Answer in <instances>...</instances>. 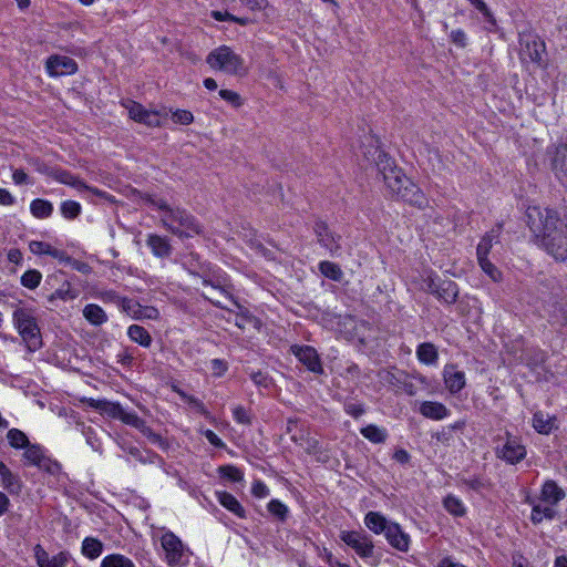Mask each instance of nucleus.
Listing matches in <instances>:
<instances>
[{
  "label": "nucleus",
  "mask_w": 567,
  "mask_h": 567,
  "mask_svg": "<svg viewBox=\"0 0 567 567\" xmlns=\"http://www.w3.org/2000/svg\"><path fill=\"white\" fill-rule=\"evenodd\" d=\"M143 200L153 208L161 210V223L172 234L178 237H193L202 233L199 223L186 209L171 207L164 199L150 194H146Z\"/></svg>",
  "instance_id": "nucleus-1"
},
{
  "label": "nucleus",
  "mask_w": 567,
  "mask_h": 567,
  "mask_svg": "<svg viewBox=\"0 0 567 567\" xmlns=\"http://www.w3.org/2000/svg\"><path fill=\"white\" fill-rule=\"evenodd\" d=\"M12 321L29 351L34 352L42 347L40 327L32 309L17 308Z\"/></svg>",
  "instance_id": "nucleus-2"
},
{
  "label": "nucleus",
  "mask_w": 567,
  "mask_h": 567,
  "mask_svg": "<svg viewBox=\"0 0 567 567\" xmlns=\"http://www.w3.org/2000/svg\"><path fill=\"white\" fill-rule=\"evenodd\" d=\"M207 64L214 69L233 75L246 73L244 60L236 54L229 47L221 45L213 50L206 58Z\"/></svg>",
  "instance_id": "nucleus-3"
},
{
  "label": "nucleus",
  "mask_w": 567,
  "mask_h": 567,
  "mask_svg": "<svg viewBox=\"0 0 567 567\" xmlns=\"http://www.w3.org/2000/svg\"><path fill=\"white\" fill-rule=\"evenodd\" d=\"M545 42L533 32L519 33V59L522 63H533L539 69H546L547 62Z\"/></svg>",
  "instance_id": "nucleus-4"
},
{
  "label": "nucleus",
  "mask_w": 567,
  "mask_h": 567,
  "mask_svg": "<svg viewBox=\"0 0 567 567\" xmlns=\"http://www.w3.org/2000/svg\"><path fill=\"white\" fill-rule=\"evenodd\" d=\"M502 229L503 224L497 223L489 231H487L482 237L476 248V256L480 267L494 281H497L501 278V271L491 262V260L488 259V254L493 245L499 243Z\"/></svg>",
  "instance_id": "nucleus-5"
},
{
  "label": "nucleus",
  "mask_w": 567,
  "mask_h": 567,
  "mask_svg": "<svg viewBox=\"0 0 567 567\" xmlns=\"http://www.w3.org/2000/svg\"><path fill=\"white\" fill-rule=\"evenodd\" d=\"M495 454L507 464L515 465L526 457V449L519 439L506 433V442L496 447Z\"/></svg>",
  "instance_id": "nucleus-6"
},
{
  "label": "nucleus",
  "mask_w": 567,
  "mask_h": 567,
  "mask_svg": "<svg viewBox=\"0 0 567 567\" xmlns=\"http://www.w3.org/2000/svg\"><path fill=\"white\" fill-rule=\"evenodd\" d=\"M340 538L360 557L368 558L373 555L374 546L368 535L354 530H342Z\"/></svg>",
  "instance_id": "nucleus-7"
},
{
  "label": "nucleus",
  "mask_w": 567,
  "mask_h": 567,
  "mask_svg": "<svg viewBox=\"0 0 567 567\" xmlns=\"http://www.w3.org/2000/svg\"><path fill=\"white\" fill-rule=\"evenodd\" d=\"M122 105L127 110L128 116L133 121L145 124L150 127H157L161 125L158 112L148 111L142 104L132 100H126Z\"/></svg>",
  "instance_id": "nucleus-8"
},
{
  "label": "nucleus",
  "mask_w": 567,
  "mask_h": 567,
  "mask_svg": "<svg viewBox=\"0 0 567 567\" xmlns=\"http://www.w3.org/2000/svg\"><path fill=\"white\" fill-rule=\"evenodd\" d=\"M290 350L309 371L316 374L323 373L320 357L313 347L293 344Z\"/></svg>",
  "instance_id": "nucleus-9"
},
{
  "label": "nucleus",
  "mask_w": 567,
  "mask_h": 567,
  "mask_svg": "<svg viewBox=\"0 0 567 567\" xmlns=\"http://www.w3.org/2000/svg\"><path fill=\"white\" fill-rule=\"evenodd\" d=\"M313 231L317 237L318 243L326 248L332 256L339 254L340 246V235L334 234L328 227V225L321 220L316 221L313 226Z\"/></svg>",
  "instance_id": "nucleus-10"
},
{
  "label": "nucleus",
  "mask_w": 567,
  "mask_h": 567,
  "mask_svg": "<svg viewBox=\"0 0 567 567\" xmlns=\"http://www.w3.org/2000/svg\"><path fill=\"white\" fill-rule=\"evenodd\" d=\"M45 69L51 76L74 74L78 71L76 62L69 56L51 55L45 63Z\"/></svg>",
  "instance_id": "nucleus-11"
},
{
  "label": "nucleus",
  "mask_w": 567,
  "mask_h": 567,
  "mask_svg": "<svg viewBox=\"0 0 567 567\" xmlns=\"http://www.w3.org/2000/svg\"><path fill=\"white\" fill-rule=\"evenodd\" d=\"M550 163L556 178L567 187V144L556 146Z\"/></svg>",
  "instance_id": "nucleus-12"
},
{
  "label": "nucleus",
  "mask_w": 567,
  "mask_h": 567,
  "mask_svg": "<svg viewBox=\"0 0 567 567\" xmlns=\"http://www.w3.org/2000/svg\"><path fill=\"white\" fill-rule=\"evenodd\" d=\"M403 183H405V186L401 189L396 197L409 203L410 205L424 208L427 205V199L420 187L415 185L410 178L404 179Z\"/></svg>",
  "instance_id": "nucleus-13"
},
{
  "label": "nucleus",
  "mask_w": 567,
  "mask_h": 567,
  "mask_svg": "<svg viewBox=\"0 0 567 567\" xmlns=\"http://www.w3.org/2000/svg\"><path fill=\"white\" fill-rule=\"evenodd\" d=\"M443 379L451 394H457L466 384L465 373L457 370L456 365L447 364L443 370Z\"/></svg>",
  "instance_id": "nucleus-14"
},
{
  "label": "nucleus",
  "mask_w": 567,
  "mask_h": 567,
  "mask_svg": "<svg viewBox=\"0 0 567 567\" xmlns=\"http://www.w3.org/2000/svg\"><path fill=\"white\" fill-rule=\"evenodd\" d=\"M162 547L166 553V558L169 565L177 564L183 555V545L178 537L173 533H166L161 539Z\"/></svg>",
  "instance_id": "nucleus-15"
},
{
  "label": "nucleus",
  "mask_w": 567,
  "mask_h": 567,
  "mask_svg": "<svg viewBox=\"0 0 567 567\" xmlns=\"http://www.w3.org/2000/svg\"><path fill=\"white\" fill-rule=\"evenodd\" d=\"M389 544L400 551H408L410 545V536L404 533L400 525L396 523H390L384 534Z\"/></svg>",
  "instance_id": "nucleus-16"
},
{
  "label": "nucleus",
  "mask_w": 567,
  "mask_h": 567,
  "mask_svg": "<svg viewBox=\"0 0 567 567\" xmlns=\"http://www.w3.org/2000/svg\"><path fill=\"white\" fill-rule=\"evenodd\" d=\"M419 412L424 417L435 421L443 420L450 414L449 409L443 403L434 401H423L420 404Z\"/></svg>",
  "instance_id": "nucleus-17"
},
{
  "label": "nucleus",
  "mask_w": 567,
  "mask_h": 567,
  "mask_svg": "<svg viewBox=\"0 0 567 567\" xmlns=\"http://www.w3.org/2000/svg\"><path fill=\"white\" fill-rule=\"evenodd\" d=\"M146 245L151 248L153 255L158 258L169 257L173 250L169 240L156 234L147 236Z\"/></svg>",
  "instance_id": "nucleus-18"
},
{
  "label": "nucleus",
  "mask_w": 567,
  "mask_h": 567,
  "mask_svg": "<svg viewBox=\"0 0 567 567\" xmlns=\"http://www.w3.org/2000/svg\"><path fill=\"white\" fill-rule=\"evenodd\" d=\"M437 291L435 297L447 306H452L456 302L460 292L456 282L451 279H444Z\"/></svg>",
  "instance_id": "nucleus-19"
},
{
  "label": "nucleus",
  "mask_w": 567,
  "mask_h": 567,
  "mask_svg": "<svg viewBox=\"0 0 567 567\" xmlns=\"http://www.w3.org/2000/svg\"><path fill=\"white\" fill-rule=\"evenodd\" d=\"M90 405L102 414L115 420H120L123 413V406L117 402H110L106 400H90Z\"/></svg>",
  "instance_id": "nucleus-20"
},
{
  "label": "nucleus",
  "mask_w": 567,
  "mask_h": 567,
  "mask_svg": "<svg viewBox=\"0 0 567 567\" xmlns=\"http://www.w3.org/2000/svg\"><path fill=\"white\" fill-rule=\"evenodd\" d=\"M373 162L379 173L382 175V178H385L390 172L399 169L394 161L384 151L378 147L373 153Z\"/></svg>",
  "instance_id": "nucleus-21"
},
{
  "label": "nucleus",
  "mask_w": 567,
  "mask_h": 567,
  "mask_svg": "<svg viewBox=\"0 0 567 567\" xmlns=\"http://www.w3.org/2000/svg\"><path fill=\"white\" fill-rule=\"evenodd\" d=\"M216 495L218 502L229 512H231L239 518L246 517V511L234 495H231L228 492H217Z\"/></svg>",
  "instance_id": "nucleus-22"
},
{
  "label": "nucleus",
  "mask_w": 567,
  "mask_h": 567,
  "mask_svg": "<svg viewBox=\"0 0 567 567\" xmlns=\"http://www.w3.org/2000/svg\"><path fill=\"white\" fill-rule=\"evenodd\" d=\"M416 357L424 364H435L439 360L437 349L431 342L421 343L416 349Z\"/></svg>",
  "instance_id": "nucleus-23"
},
{
  "label": "nucleus",
  "mask_w": 567,
  "mask_h": 567,
  "mask_svg": "<svg viewBox=\"0 0 567 567\" xmlns=\"http://www.w3.org/2000/svg\"><path fill=\"white\" fill-rule=\"evenodd\" d=\"M83 317L93 326H101L107 321L105 311L95 303H89L84 307Z\"/></svg>",
  "instance_id": "nucleus-24"
},
{
  "label": "nucleus",
  "mask_w": 567,
  "mask_h": 567,
  "mask_svg": "<svg viewBox=\"0 0 567 567\" xmlns=\"http://www.w3.org/2000/svg\"><path fill=\"white\" fill-rule=\"evenodd\" d=\"M365 526L375 534H380L384 532L386 533V528L389 527V523L385 517L378 512H369L364 517Z\"/></svg>",
  "instance_id": "nucleus-25"
},
{
  "label": "nucleus",
  "mask_w": 567,
  "mask_h": 567,
  "mask_svg": "<svg viewBox=\"0 0 567 567\" xmlns=\"http://www.w3.org/2000/svg\"><path fill=\"white\" fill-rule=\"evenodd\" d=\"M404 179H409V177H406L400 168L390 172V174L383 178L389 190L395 196H398L401 189L405 186V183H403Z\"/></svg>",
  "instance_id": "nucleus-26"
},
{
  "label": "nucleus",
  "mask_w": 567,
  "mask_h": 567,
  "mask_svg": "<svg viewBox=\"0 0 567 567\" xmlns=\"http://www.w3.org/2000/svg\"><path fill=\"white\" fill-rule=\"evenodd\" d=\"M127 334L130 339L144 348H148L152 343L150 332L140 324H132L128 327Z\"/></svg>",
  "instance_id": "nucleus-27"
},
{
  "label": "nucleus",
  "mask_w": 567,
  "mask_h": 567,
  "mask_svg": "<svg viewBox=\"0 0 567 567\" xmlns=\"http://www.w3.org/2000/svg\"><path fill=\"white\" fill-rule=\"evenodd\" d=\"M360 432L363 437L375 444L384 443L388 439V431L374 424L362 427Z\"/></svg>",
  "instance_id": "nucleus-28"
},
{
  "label": "nucleus",
  "mask_w": 567,
  "mask_h": 567,
  "mask_svg": "<svg viewBox=\"0 0 567 567\" xmlns=\"http://www.w3.org/2000/svg\"><path fill=\"white\" fill-rule=\"evenodd\" d=\"M542 495L546 502L557 504L565 497V492L554 481H547L543 485Z\"/></svg>",
  "instance_id": "nucleus-29"
},
{
  "label": "nucleus",
  "mask_w": 567,
  "mask_h": 567,
  "mask_svg": "<svg viewBox=\"0 0 567 567\" xmlns=\"http://www.w3.org/2000/svg\"><path fill=\"white\" fill-rule=\"evenodd\" d=\"M24 449L23 458L28 464L42 467L43 462L45 461L42 447L40 445L29 443Z\"/></svg>",
  "instance_id": "nucleus-30"
},
{
  "label": "nucleus",
  "mask_w": 567,
  "mask_h": 567,
  "mask_svg": "<svg viewBox=\"0 0 567 567\" xmlns=\"http://www.w3.org/2000/svg\"><path fill=\"white\" fill-rule=\"evenodd\" d=\"M30 212L35 218H48L53 213V205L49 200L37 198L31 202Z\"/></svg>",
  "instance_id": "nucleus-31"
},
{
  "label": "nucleus",
  "mask_w": 567,
  "mask_h": 567,
  "mask_svg": "<svg viewBox=\"0 0 567 567\" xmlns=\"http://www.w3.org/2000/svg\"><path fill=\"white\" fill-rule=\"evenodd\" d=\"M82 554L89 559L97 558L103 551V544L94 537H86L82 542Z\"/></svg>",
  "instance_id": "nucleus-32"
},
{
  "label": "nucleus",
  "mask_w": 567,
  "mask_h": 567,
  "mask_svg": "<svg viewBox=\"0 0 567 567\" xmlns=\"http://www.w3.org/2000/svg\"><path fill=\"white\" fill-rule=\"evenodd\" d=\"M78 297V292L71 287L69 281H64L60 288L48 296V301L53 303L55 300L69 301Z\"/></svg>",
  "instance_id": "nucleus-33"
},
{
  "label": "nucleus",
  "mask_w": 567,
  "mask_h": 567,
  "mask_svg": "<svg viewBox=\"0 0 567 567\" xmlns=\"http://www.w3.org/2000/svg\"><path fill=\"white\" fill-rule=\"evenodd\" d=\"M101 567H135V565L124 555L112 554L103 558Z\"/></svg>",
  "instance_id": "nucleus-34"
},
{
  "label": "nucleus",
  "mask_w": 567,
  "mask_h": 567,
  "mask_svg": "<svg viewBox=\"0 0 567 567\" xmlns=\"http://www.w3.org/2000/svg\"><path fill=\"white\" fill-rule=\"evenodd\" d=\"M7 439L13 449H24L30 443L28 436L19 429H10Z\"/></svg>",
  "instance_id": "nucleus-35"
},
{
  "label": "nucleus",
  "mask_w": 567,
  "mask_h": 567,
  "mask_svg": "<svg viewBox=\"0 0 567 567\" xmlns=\"http://www.w3.org/2000/svg\"><path fill=\"white\" fill-rule=\"evenodd\" d=\"M54 178L62 183V184H66V185H70L74 188H76L78 190L82 192V187H86V184L84 182H82L81 179H79L78 177L73 176L70 172L68 171H56L54 173Z\"/></svg>",
  "instance_id": "nucleus-36"
},
{
  "label": "nucleus",
  "mask_w": 567,
  "mask_h": 567,
  "mask_svg": "<svg viewBox=\"0 0 567 567\" xmlns=\"http://www.w3.org/2000/svg\"><path fill=\"white\" fill-rule=\"evenodd\" d=\"M1 485L12 495L20 494L22 489L21 481L11 471L1 478Z\"/></svg>",
  "instance_id": "nucleus-37"
},
{
  "label": "nucleus",
  "mask_w": 567,
  "mask_h": 567,
  "mask_svg": "<svg viewBox=\"0 0 567 567\" xmlns=\"http://www.w3.org/2000/svg\"><path fill=\"white\" fill-rule=\"evenodd\" d=\"M319 270L320 272L331 279V280H334V281H340L341 278H342V270L340 269V267L334 264V262H331V261H321L319 264Z\"/></svg>",
  "instance_id": "nucleus-38"
},
{
  "label": "nucleus",
  "mask_w": 567,
  "mask_h": 567,
  "mask_svg": "<svg viewBox=\"0 0 567 567\" xmlns=\"http://www.w3.org/2000/svg\"><path fill=\"white\" fill-rule=\"evenodd\" d=\"M443 504L444 508L454 516H463L465 514V507L462 501L454 495H447Z\"/></svg>",
  "instance_id": "nucleus-39"
},
{
  "label": "nucleus",
  "mask_w": 567,
  "mask_h": 567,
  "mask_svg": "<svg viewBox=\"0 0 567 567\" xmlns=\"http://www.w3.org/2000/svg\"><path fill=\"white\" fill-rule=\"evenodd\" d=\"M533 426L538 433L548 434L553 429V421L542 412H536L533 415Z\"/></svg>",
  "instance_id": "nucleus-40"
},
{
  "label": "nucleus",
  "mask_w": 567,
  "mask_h": 567,
  "mask_svg": "<svg viewBox=\"0 0 567 567\" xmlns=\"http://www.w3.org/2000/svg\"><path fill=\"white\" fill-rule=\"evenodd\" d=\"M42 279L39 270L30 269L21 276V285L28 289H35Z\"/></svg>",
  "instance_id": "nucleus-41"
},
{
  "label": "nucleus",
  "mask_w": 567,
  "mask_h": 567,
  "mask_svg": "<svg viewBox=\"0 0 567 567\" xmlns=\"http://www.w3.org/2000/svg\"><path fill=\"white\" fill-rule=\"evenodd\" d=\"M444 279H441L437 275L433 274V272H430L426 275V277L423 278V281H422V289L427 292V293H431L433 296L436 295V292H439V287L440 285L442 284Z\"/></svg>",
  "instance_id": "nucleus-42"
},
{
  "label": "nucleus",
  "mask_w": 567,
  "mask_h": 567,
  "mask_svg": "<svg viewBox=\"0 0 567 567\" xmlns=\"http://www.w3.org/2000/svg\"><path fill=\"white\" fill-rule=\"evenodd\" d=\"M218 473L221 477L227 478L230 482H241L244 480V473L234 465H223L218 467Z\"/></svg>",
  "instance_id": "nucleus-43"
},
{
  "label": "nucleus",
  "mask_w": 567,
  "mask_h": 567,
  "mask_svg": "<svg viewBox=\"0 0 567 567\" xmlns=\"http://www.w3.org/2000/svg\"><path fill=\"white\" fill-rule=\"evenodd\" d=\"M120 420L123 423L140 430L141 432L146 426V422L143 419H141L135 412H126L125 410H123Z\"/></svg>",
  "instance_id": "nucleus-44"
},
{
  "label": "nucleus",
  "mask_w": 567,
  "mask_h": 567,
  "mask_svg": "<svg viewBox=\"0 0 567 567\" xmlns=\"http://www.w3.org/2000/svg\"><path fill=\"white\" fill-rule=\"evenodd\" d=\"M81 213V205L74 200H65L61 204V214L68 219L76 218Z\"/></svg>",
  "instance_id": "nucleus-45"
},
{
  "label": "nucleus",
  "mask_w": 567,
  "mask_h": 567,
  "mask_svg": "<svg viewBox=\"0 0 567 567\" xmlns=\"http://www.w3.org/2000/svg\"><path fill=\"white\" fill-rule=\"evenodd\" d=\"M267 508L269 513L277 517L278 519L285 520L287 518L288 507L279 499H271L268 503Z\"/></svg>",
  "instance_id": "nucleus-46"
},
{
  "label": "nucleus",
  "mask_w": 567,
  "mask_h": 567,
  "mask_svg": "<svg viewBox=\"0 0 567 567\" xmlns=\"http://www.w3.org/2000/svg\"><path fill=\"white\" fill-rule=\"evenodd\" d=\"M555 515V511L546 506L542 508L540 506H534L532 509V516L530 519L534 524H539L544 518L551 519Z\"/></svg>",
  "instance_id": "nucleus-47"
},
{
  "label": "nucleus",
  "mask_w": 567,
  "mask_h": 567,
  "mask_svg": "<svg viewBox=\"0 0 567 567\" xmlns=\"http://www.w3.org/2000/svg\"><path fill=\"white\" fill-rule=\"evenodd\" d=\"M144 436H146L152 444L159 446L162 450L168 449L167 441L158 433H155L150 426H145L141 432Z\"/></svg>",
  "instance_id": "nucleus-48"
},
{
  "label": "nucleus",
  "mask_w": 567,
  "mask_h": 567,
  "mask_svg": "<svg viewBox=\"0 0 567 567\" xmlns=\"http://www.w3.org/2000/svg\"><path fill=\"white\" fill-rule=\"evenodd\" d=\"M344 411L347 414L351 415L354 419L360 417L362 414H364L365 409L362 403H359L353 400L346 401L344 403Z\"/></svg>",
  "instance_id": "nucleus-49"
},
{
  "label": "nucleus",
  "mask_w": 567,
  "mask_h": 567,
  "mask_svg": "<svg viewBox=\"0 0 567 567\" xmlns=\"http://www.w3.org/2000/svg\"><path fill=\"white\" fill-rule=\"evenodd\" d=\"M219 96L234 107H239L243 105V99L235 91L223 89L219 91Z\"/></svg>",
  "instance_id": "nucleus-50"
},
{
  "label": "nucleus",
  "mask_w": 567,
  "mask_h": 567,
  "mask_svg": "<svg viewBox=\"0 0 567 567\" xmlns=\"http://www.w3.org/2000/svg\"><path fill=\"white\" fill-rule=\"evenodd\" d=\"M172 120L174 123L182 124V125H188L194 121V116L192 112L187 110H176L172 114Z\"/></svg>",
  "instance_id": "nucleus-51"
},
{
  "label": "nucleus",
  "mask_w": 567,
  "mask_h": 567,
  "mask_svg": "<svg viewBox=\"0 0 567 567\" xmlns=\"http://www.w3.org/2000/svg\"><path fill=\"white\" fill-rule=\"evenodd\" d=\"M83 435L86 439V443L94 450L99 451L101 449V443L96 437L95 431L91 426L83 427Z\"/></svg>",
  "instance_id": "nucleus-52"
},
{
  "label": "nucleus",
  "mask_w": 567,
  "mask_h": 567,
  "mask_svg": "<svg viewBox=\"0 0 567 567\" xmlns=\"http://www.w3.org/2000/svg\"><path fill=\"white\" fill-rule=\"evenodd\" d=\"M233 415L235 421L240 424L248 425L251 423L249 412L241 405H238L233 410Z\"/></svg>",
  "instance_id": "nucleus-53"
},
{
  "label": "nucleus",
  "mask_w": 567,
  "mask_h": 567,
  "mask_svg": "<svg viewBox=\"0 0 567 567\" xmlns=\"http://www.w3.org/2000/svg\"><path fill=\"white\" fill-rule=\"evenodd\" d=\"M51 245L45 241L32 240L29 244L30 251L35 255H49Z\"/></svg>",
  "instance_id": "nucleus-54"
},
{
  "label": "nucleus",
  "mask_w": 567,
  "mask_h": 567,
  "mask_svg": "<svg viewBox=\"0 0 567 567\" xmlns=\"http://www.w3.org/2000/svg\"><path fill=\"white\" fill-rule=\"evenodd\" d=\"M34 557L39 567H49L51 557L41 545L34 547Z\"/></svg>",
  "instance_id": "nucleus-55"
},
{
  "label": "nucleus",
  "mask_w": 567,
  "mask_h": 567,
  "mask_svg": "<svg viewBox=\"0 0 567 567\" xmlns=\"http://www.w3.org/2000/svg\"><path fill=\"white\" fill-rule=\"evenodd\" d=\"M204 285H210L214 291L218 290L219 295H221L225 298L229 299L235 306L239 307L238 302L233 297V295H231V292L229 290V286L228 285H224V286L214 285V284H212L210 281H208L206 279L204 280Z\"/></svg>",
  "instance_id": "nucleus-56"
},
{
  "label": "nucleus",
  "mask_w": 567,
  "mask_h": 567,
  "mask_svg": "<svg viewBox=\"0 0 567 567\" xmlns=\"http://www.w3.org/2000/svg\"><path fill=\"white\" fill-rule=\"evenodd\" d=\"M250 378L257 386L267 389L271 385V379L268 377L267 373H264L261 371L252 372L250 374Z\"/></svg>",
  "instance_id": "nucleus-57"
},
{
  "label": "nucleus",
  "mask_w": 567,
  "mask_h": 567,
  "mask_svg": "<svg viewBox=\"0 0 567 567\" xmlns=\"http://www.w3.org/2000/svg\"><path fill=\"white\" fill-rule=\"evenodd\" d=\"M69 559L70 554L68 551H60L50 558L49 567H65Z\"/></svg>",
  "instance_id": "nucleus-58"
},
{
  "label": "nucleus",
  "mask_w": 567,
  "mask_h": 567,
  "mask_svg": "<svg viewBox=\"0 0 567 567\" xmlns=\"http://www.w3.org/2000/svg\"><path fill=\"white\" fill-rule=\"evenodd\" d=\"M473 7H475L487 21L494 22L493 14L488 9L487 4L483 0H467Z\"/></svg>",
  "instance_id": "nucleus-59"
},
{
  "label": "nucleus",
  "mask_w": 567,
  "mask_h": 567,
  "mask_svg": "<svg viewBox=\"0 0 567 567\" xmlns=\"http://www.w3.org/2000/svg\"><path fill=\"white\" fill-rule=\"evenodd\" d=\"M251 493L256 497L264 498L269 495V488L264 482L256 481L252 484Z\"/></svg>",
  "instance_id": "nucleus-60"
},
{
  "label": "nucleus",
  "mask_w": 567,
  "mask_h": 567,
  "mask_svg": "<svg viewBox=\"0 0 567 567\" xmlns=\"http://www.w3.org/2000/svg\"><path fill=\"white\" fill-rule=\"evenodd\" d=\"M243 6L248 7L251 11H260L268 6L267 0H239Z\"/></svg>",
  "instance_id": "nucleus-61"
},
{
  "label": "nucleus",
  "mask_w": 567,
  "mask_h": 567,
  "mask_svg": "<svg viewBox=\"0 0 567 567\" xmlns=\"http://www.w3.org/2000/svg\"><path fill=\"white\" fill-rule=\"evenodd\" d=\"M85 190V192H89V193H92L93 195L104 199V200H107L110 203H114L115 199L112 195H110L109 193L104 192V190H101L96 187H91L89 185H86V187H82V192Z\"/></svg>",
  "instance_id": "nucleus-62"
},
{
  "label": "nucleus",
  "mask_w": 567,
  "mask_h": 567,
  "mask_svg": "<svg viewBox=\"0 0 567 567\" xmlns=\"http://www.w3.org/2000/svg\"><path fill=\"white\" fill-rule=\"evenodd\" d=\"M49 256H51L64 264H69L72 261V257L69 256L64 250L56 249L53 246L50 249Z\"/></svg>",
  "instance_id": "nucleus-63"
},
{
  "label": "nucleus",
  "mask_w": 567,
  "mask_h": 567,
  "mask_svg": "<svg viewBox=\"0 0 567 567\" xmlns=\"http://www.w3.org/2000/svg\"><path fill=\"white\" fill-rule=\"evenodd\" d=\"M204 436L207 439V441L214 445L215 447H224L225 444L224 442L218 437V435L212 431V430H206L204 432Z\"/></svg>",
  "instance_id": "nucleus-64"
}]
</instances>
